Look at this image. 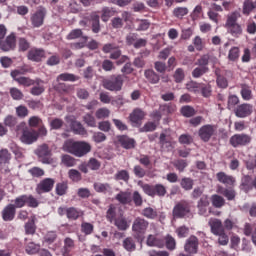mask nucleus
Returning a JSON list of instances; mask_svg holds the SVG:
<instances>
[{
    "label": "nucleus",
    "mask_w": 256,
    "mask_h": 256,
    "mask_svg": "<svg viewBox=\"0 0 256 256\" xmlns=\"http://www.w3.org/2000/svg\"><path fill=\"white\" fill-rule=\"evenodd\" d=\"M21 71L19 70H13L11 72V77L18 83L19 85H22L23 87H32L30 89V93L34 97H39L40 95H43L45 93V81L41 80V78L31 79L29 77L21 76Z\"/></svg>",
    "instance_id": "1"
},
{
    "label": "nucleus",
    "mask_w": 256,
    "mask_h": 256,
    "mask_svg": "<svg viewBox=\"0 0 256 256\" xmlns=\"http://www.w3.org/2000/svg\"><path fill=\"white\" fill-rule=\"evenodd\" d=\"M63 148L64 151L75 155V157H85L87 153H91V144L84 141L67 140Z\"/></svg>",
    "instance_id": "2"
},
{
    "label": "nucleus",
    "mask_w": 256,
    "mask_h": 256,
    "mask_svg": "<svg viewBox=\"0 0 256 256\" xmlns=\"http://www.w3.org/2000/svg\"><path fill=\"white\" fill-rule=\"evenodd\" d=\"M12 203H14V209H23L25 205H27V207H31L32 209H37V207H39V200H37V198H34V196L31 194L20 195L12 200Z\"/></svg>",
    "instance_id": "3"
},
{
    "label": "nucleus",
    "mask_w": 256,
    "mask_h": 256,
    "mask_svg": "<svg viewBox=\"0 0 256 256\" xmlns=\"http://www.w3.org/2000/svg\"><path fill=\"white\" fill-rule=\"evenodd\" d=\"M17 133H22L21 141L22 143H26V145H31V143H35L37 141L39 134L35 130H29L27 124L25 122H21L16 127Z\"/></svg>",
    "instance_id": "4"
},
{
    "label": "nucleus",
    "mask_w": 256,
    "mask_h": 256,
    "mask_svg": "<svg viewBox=\"0 0 256 256\" xmlns=\"http://www.w3.org/2000/svg\"><path fill=\"white\" fill-rule=\"evenodd\" d=\"M123 83H125V75L114 74L111 75L108 79L103 80V87L107 91H121L123 89Z\"/></svg>",
    "instance_id": "5"
},
{
    "label": "nucleus",
    "mask_w": 256,
    "mask_h": 256,
    "mask_svg": "<svg viewBox=\"0 0 256 256\" xmlns=\"http://www.w3.org/2000/svg\"><path fill=\"white\" fill-rule=\"evenodd\" d=\"M147 229H149V221L142 217H137L134 219L132 224V232L135 239H143V237H145V233H147Z\"/></svg>",
    "instance_id": "6"
},
{
    "label": "nucleus",
    "mask_w": 256,
    "mask_h": 256,
    "mask_svg": "<svg viewBox=\"0 0 256 256\" xmlns=\"http://www.w3.org/2000/svg\"><path fill=\"white\" fill-rule=\"evenodd\" d=\"M251 141H253L251 135L240 133L232 135L229 139V144L231 147H234V149H237V147H247V145H250Z\"/></svg>",
    "instance_id": "7"
},
{
    "label": "nucleus",
    "mask_w": 256,
    "mask_h": 256,
    "mask_svg": "<svg viewBox=\"0 0 256 256\" xmlns=\"http://www.w3.org/2000/svg\"><path fill=\"white\" fill-rule=\"evenodd\" d=\"M189 213H191V204L185 200L178 202L172 210L174 219H183L187 217Z\"/></svg>",
    "instance_id": "8"
},
{
    "label": "nucleus",
    "mask_w": 256,
    "mask_h": 256,
    "mask_svg": "<svg viewBox=\"0 0 256 256\" xmlns=\"http://www.w3.org/2000/svg\"><path fill=\"white\" fill-rule=\"evenodd\" d=\"M142 189L146 195H149V197H165V195H167V188H165L163 184H144Z\"/></svg>",
    "instance_id": "9"
},
{
    "label": "nucleus",
    "mask_w": 256,
    "mask_h": 256,
    "mask_svg": "<svg viewBox=\"0 0 256 256\" xmlns=\"http://www.w3.org/2000/svg\"><path fill=\"white\" fill-rule=\"evenodd\" d=\"M215 133H217V126L213 124H205L198 130V137H200L201 141L204 143H209Z\"/></svg>",
    "instance_id": "10"
},
{
    "label": "nucleus",
    "mask_w": 256,
    "mask_h": 256,
    "mask_svg": "<svg viewBox=\"0 0 256 256\" xmlns=\"http://www.w3.org/2000/svg\"><path fill=\"white\" fill-rule=\"evenodd\" d=\"M36 155L41 163L44 165H51L53 164V159L51 158V149L49 145L42 144L36 150Z\"/></svg>",
    "instance_id": "11"
},
{
    "label": "nucleus",
    "mask_w": 256,
    "mask_h": 256,
    "mask_svg": "<svg viewBox=\"0 0 256 256\" xmlns=\"http://www.w3.org/2000/svg\"><path fill=\"white\" fill-rule=\"evenodd\" d=\"M45 17H47V9L40 6L30 17L32 26L35 28L42 27V25L45 23Z\"/></svg>",
    "instance_id": "12"
},
{
    "label": "nucleus",
    "mask_w": 256,
    "mask_h": 256,
    "mask_svg": "<svg viewBox=\"0 0 256 256\" xmlns=\"http://www.w3.org/2000/svg\"><path fill=\"white\" fill-rule=\"evenodd\" d=\"M65 121L74 135H87V130H85L81 122L77 121L75 116H66Z\"/></svg>",
    "instance_id": "13"
},
{
    "label": "nucleus",
    "mask_w": 256,
    "mask_h": 256,
    "mask_svg": "<svg viewBox=\"0 0 256 256\" xmlns=\"http://www.w3.org/2000/svg\"><path fill=\"white\" fill-rule=\"evenodd\" d=\"M55 187V179L53 178H44L36 185L37 195H43V193H51Z\"/></svg>",
    "instance_id": "14"
},
{
    "label": "nucleus",
    "mask_w": 256,
    "mask_h": 256,
    "mask_svg": "<svg viewBox=\"0 0 256 256\" xmlns=\"http://www.w3.org/2000/svg\"><path fill=\"white\" fill-rule=\"evenodd\" d=\"M15 47H17V37L15 34H10L3 40L0 39V49L4 52L14 51Z\"/></svg>",
    "instance_id": "15"
},
{
    "label": "nucleus",
    "mask_w": 256,
    "mask_h": 256,
    "mask_svg": "<svg viewBox=\"0 0 256 256\" xmlns=\"http://www.w3.org/2000/svg\"><path fill=\"white\" fill-rule=\"evenodd\" d=\"M184 251L189 255H197L199 251V238L192 235L190 236L184 245Z\"/></svg>",
    "instance_id": "16"
},
{
    "label": "nucleus",
    "mask_w": 256,
    "mask_h": 256,
    "mask_svg": "<svg viewBox=\"0 0 256 256\" xmlns=\"http://www.w3.org/2000/svg\"><path fill=\"white\" fill-rule=\"evenodd\" d=\"M253 114V106L249 103L240 104L234 109V115L239 119H245Z\"/></svg>",
    "instance_id": "17"
},
{
    "label": "nucleus",
    "mask_w": 256,
    "mask_h": 256,
    "mask_svg": "<svg viewBox=\"0 0 256 256\" xmlns=\"http://www.w3.org/2000/svg\"><path fill=\"white\" fill-rule=\"evenodd\" d=\"M216 179L219 183H222V185H226V187H235V183H237V179L234 176L225 172H218Z\"/></svg>",
    "instance_id": "18"
},
{
    "label": "nucleus",
    "mask_w": 256,
    "mask_h": 256,
    "mask_svg": "<svg viewBox=\"0 0 256 256\" xmlns=\"http://www.w3.org/2000/svg\"><path fill=\"white\" fill-rule=\"evenodd\" d=\"M44 57L45 50L43 48H31L27 54L29 61H34V63H40Z\"/></svg>",
    "instance_id": "19"
},
{
    "label": "nucleus",
    "mask_w": 256,
    "mask_h": 256,
    "mask_svg": "<svg viewBox=\"0 0 256 256\" xmlns=\"http://www.w3.org/2000/svg\"><path fill=\"white\" fill-rule=\"evenodd\" d=\"M117 141L119 143V145L123 148V149H135L137 142L135 141V139L130 138L127 135H120L117 136Z\"/></svg>",
    "instance_id": "20"
},
{
    "label": "nucleus",
    "mask_w": 256,
    "mask_h": 256,
    "mask_svg": "<svg viewBox=\"0 0 256 256\" xmlns=\"http://www.w3.org/2000/svg\"><path fill=\"white\" fill-rule=\"evenodd\" d=\"M146 115L147 113H145L141 108H135L129 115V119L134 125H141V121L145 119Z\"/></svg>",
    "instance_id": "21"
},
{
    "label": "nucleus",
    "mask_w": 256,
    "mask_h": 256,
    "mask_svg": "<svg viewBox=\"0 0 256 256\" xmlns=\"http://www.w3.org/2000/svg\"><path fill=\"white\" fill-rule=\"evenodd\" d=\"M240 190L243 191L244 193H249L253 191V177L251 175H244L241 178V183H240Z\"/></svg>",
    "instance_id": "22"
},
{
    "label": "nucleus",
    "mask_w": 256,
    "mask_h": 256,
    "mask_svg": "<svg viewBox=\"0 0 256 256\" xmlns=\"http://www.w3.org/2000/svg\"><path fill=\"white\" fill-rule=\"evenodd\" d=\"M17 213V209L13 204H8L3 210H2V219L3 221H13L15 219V215Z\"/></svg>",
    "instance_id": "23"
},
{
    "label": "nucleus",
    "mask_w": 256,
    "mask_h": 256,
    "mask_svg": "<svg viewBox=\"0 0 256 256\" xmlns=\"http://www.w3.org/2000/svg\"><path fill=\"white\" fill-rule=\"evenodd\" d=\"M115 199L118 203H121V205H131V202L133 201V194L129 191H120L116 195Z\"/></svg>",
    "instance_id": "24"
},
{
    "label": "nucleus",
    "mask_w": 256,
    "mask_h": 256,
    "mask_svg": "<svg viewBox=\"0 0 256 256\" xmlns=\"http://www.w3.org/2000/svg\"><path fill=\"white\" fill-rule=\"evenodd\" d=\"M211 233L213 235H221V233H225V228L223 226V222L219 219H213L209 222Z\"/></svg>",
    "instance_id": "25"
},
{
    "label": "nucleus",
    "mask_w": 256,
    "mask_h": 256,
    "mask_svg": "<svg viewBox=\"0 0 256 256\" xmlns=\"http://www.w3.org/2000/svg\"><path fill=\"white\" fill-rule=\"evenodd\" d=\"M144 77L151 85H157V83L161 81V76H159V74H157V72H155L153 69L145 70Z\"/></svg>",
    "instance_id": "26"
},
{
    "label": "nucleus",
    "mask_w": 256,
    "mask_h": 256,
    "mask_svg": "<svg viewBox=\"0 0 256 256\" xmlns=\"http://www.w3.org/2000/svg\"><path fill=\"white\" fill-rule=\"evenodd\" d=\"M146 244L148 247H158L159 249H162V247H165V240L162 238H157L155 235H148Z\"/></svg>",
    "instance_id": "27"
},
{
    "label": "nucleus",
    "mask_w": 256,
    "mask_h": 256,
    "mask_svg": "<svg viewBox=\"0 0 256 256\" xmlns=\"http://www.w3.org/2000/svg\"><path fill=\"white\" fill-rule=\"evenodd\" d=\"M209 205H210L209 197L205 195L202 196L197 203L199 215H207V208L209 207Z\"/></svg>",
    "instance_id": "28"
},
{
    "label": "nucleus",
    "mask_w": 256,
    "mask_h": 256,
    "mask_svg": "<svg viewBox=\"0 0 256 256\" xmlns=\"http://www.w3.org/2000/svg\"><path fill=\"white\" fill-rule=\"evenodd\" d=\"M75 249V241L69 237L64 239V246L62 248L63 256H71V251Z\"/></svg>",
    "instance_id": "29"
},
{
    "label": "nucleus",
    "mask_w": 256,
    "mask_h": 256,
    "mask_svg": "<svg viewBox=\"0 0 256 256\" xmlns=\"http://www.w3.org/2000/svg\"><path fill=\"white\" fill-rule=\"evenodd\" d=\"M66 212V217L69 221H77V219L83 215V211L75 207H68Z\"/></svg>",
    "instance_id": "30"
},
{
    "label": "nucleus",
    "mask_w": 256,
    "mask_h": 256,
    "mask_svg": "<svg viewBox=\"0 0 256 256\" xmlns=\"http://www.w3.org/2000/svg\"><path fill=\"white\" fill-rule=\"evenodd\" d=\"M79 79H81V77H79L78 75L65 72V73L58 75L56 78V81L58 83H59V81L75 83V81H79Z\"/></svg>",
    "instance_id": "31"
},
{
    "label": "nucleus",
    "mask_w": 256,
    "mask_h": 256,
    "mask_svg": "<svg viewBox=\"0 0 256 256\" xmlns=\"http://www.w3.org/2000/svg\"><path fill=\"white\" fill-rule=\"evenodd\" d=\"M219 194L223 195V197H226L228 201H234L235 197H237V192H235L232 188H218Z\"/></svg>",
    "instance_id": "32"
},
{
    "label": "nucleus",
    "mask_w": 256,
    "mask_h": 256,
    "mask_svg": "<svg viewBox=\"0 0 256 256\" xmlns=\"http://www.w3.org/2000/svg\"><path fill=\"white\" fill-rule=\"evenodd\" d=\"M142 217H145L146 219H150L151 221L157 219L159 217V214L157 213V210L152 207H146L142 209L141 211Z\"/></svg>",
    "instance_id": "33"
},
{
    "label": "nucleus",
    "mask_w": 256,
    "mask_h": 256,
    "mask_svg": "<svg viewBox=\"0 0 256 256\" xmlns=\"http://www.w3.org/2000/svg\"><path fill=\"white\" fill-rule=\"evenodd\" d=\"M240 94L244 101H251V99H253V92L251 91V87L247 84H241Z\"/></svg>",
    "instance_id": "34"
},
{
    "label": "nucleus",
    "mask_w": 256,
    "mask_h": 256,
    "mask_svg": "<svg viewBox=\"0 0 256 256\" xmlns=\"http://www.w3.org/2000/svg\"><path fill=\"white\" fill-rule=\"evenodd\" d=\"M38 251H41V245L35 242H27L25 244V252L27 255H37Z\"/></svg>",
    "instance_id": "35"
},
{
    "label": "nucleus",
    "mask_w": 256,
    "mask_h": 256,
    "mask_svg": "<svg viewBox=\"0 0 256 256\" xmlns=\"http://www.w3.org/2000/svg\"><path fill=\"white\" fill-rule=\"evenodd\" d=\"M122 246L129 253H132V251H135V249H137V245L135 244V239H133V237L125 238L122 242Z\"/></svg>",
    "instance_id": "36"
},
{
    "label": "nucleus",
    "mask_w": 256,
    "mask_h": 256,
    "mask_svg": "<svg viewBox=\"0 0 256 256\" xmlns=\"http://www.w3.org/2000/svg\"><path fill=\"white\" fill-rule=\"evenodd\" d=\"M239 17H241V14L239 12H232L230 14L227 15V20L225 23V28L227 27H232V25H237V19H239Z\"/></svg>",
    "instance_id": "37"
},
{
    "label": "nucleus",
    "mask_w": 256,
    "mask_h": 256,
    "mask_svg": "<svg viewBox=\"0 0 256 256\" xmlns=\"http://www.w3.org/2000/svg\"><path fill=\"white\" fill-rule=\"evenodd\" d=\"M180 113L183 117L191 118V117H195V115H197V110H195V108H193V106L186 105L180 109Z\"/></svg>",
    "instance_id": "38"
},
{
    "label": "nucleus",
    "mask_w": 256,
    "mask_h": 256,
    "mask_svg": "<svg viewBox=\"0 0 256 256\" xmlns=\"http://www.w3.org/2000/svg\"><path fill=\"white\" fill-rule=\"evenodd\" d=\"M31 49V42L27 40V38H19L18 39V51L20 53H25V51H29Z\"/></svg>",
    "instance_id": "39"
},
{
    "label": "nucleus",
    "mask_w": 256,
    "mask_h": 256,
    "mask_svg": "<svg viewBox=\"0 0 256 256\" xmlns=\"http://www.w3.org/2000/svg\"><path fill=\"white\" fill-rule=\"evenodd\" d=\"M90 19L92 21V31H93V33H99V31H101V24L99 22V15L96 12H93L90 15Z\"/></svg>",
    "instance_id": "40"
},
{
    "label": "nucleus",
    "mask_w": 256,
    "mask_h": 256,
    "mask_svg": "<svg viewBox=\"0 0 256 256\" xmlns=\"http://www.w3.org/2000/svg\"><path fill=\"white\" fill-rule=\"evenodd\" d=\"M159 109L162 115H173L177 111V106L174 104H163Z\"/></svg>",
    "instance_id": "41"
},
{
    "label": "nucleus",
    "mask_w": 256,
    "mask_h": 256,
    "mask_svg": "<svg viewBox=\"0 0 256 256\" xmlns=\"http://www.w3.org/2000/svg\"><path fill=\"white\" fill-rule=\"evenodd\" d=\"M211 201L213 207H215L216 209H221V207L225 206V198H223V196L214 194L211 197Z\"/></svg>",
    "instance_id": "42"
},
{
    "label": "nucleus",
    "mask_w": 256,
    "mask_h": 256,
    "mask_svg": "<svg viewBox=\"0 0 256 256\" xmlns=\"http://www.w3.org/2000/svg\"><path fill=\"white\" fill-rule=\"evenodd\" d=\"M228 33L232 35V37H239V35H242L243 33V28H241V25L238 24H233L232 26L226 27Z\"/></svg>",
    "instance_id": "43"
},
{
    "label": "nucleus",
    "mask_w": 256,
    "mask_h": 256,
    "mask_svg": "<svg viewBox=\"0 0 256 256\" xmlns=\"http://www.w3.org/2000/svg\"><path fill=\"white\" fill-rule=\"evenodd\" d=\"M11 162V154L7 148L0 150V164L7 165Z\"/></svg>",
    "instance_id": "44"
},
{
    "label": "nucleus",
    "mask_w": 256,
    "mask_h": 256,
    "mask_svg": "<svg viewBox=\"0 0 256 256\" xmlns=\"http://www.w3.org/2000/svg\"><path fill=\"white\" fill-rule=\"evenodd\" d=\"M115 181H124V183H129V171L127 170H119L115 175H114Z\"/></svg>",
    "instance_id": "45"
},
{
    "label": "nucleus",
    "mask_w": 256,
    "mask_h": 256,
    "mask_svg": "<svg viewBox=\"0 0 256 256\" xmlns=\"http://www.w3.org/2000/svg\"><path fill=\"white\" fill-rule=\"evenodd\" d=\"M194 181L192 178L184 177L180 181V187L184 189V191H191L193 189Z\"/></svg>",
    "instance_id": "46"
},
{
    "label": "nucleus",
    "mask_w": 256,
    "mask_h": 256,
    "mask_svg": "<svg viewBox=\"0 0 256 256\" xmlns=\"http://www.w3.org/2000/svg\"><path fill=\"white\" fill-rule=\"evenodd\" d=\"M94 189L97 193H110L111 185L109 183H94Z\"/></svg>",
    "instance_id": "47"
},
{
    "label": "nucleus",
    "mask_w": 256,
    "mask_h": 256,
    "mask_svg": "<svg viewBox=\"0 0 256 256\" xmlns=\"http://www.w3.org/2000/svg\"><path fill=\"white\" fill-rule=\"evenodd\" d=\"M67 189H69V185L67 182H59L56 184V195L63 197V195L67 194Z\"/></svg>",
    "instance_id": "48"
},
{
    "label": "nucleus",
    "mask_w": 256,
    "mask_h": 256,
    "mask_svg": "<svg viewBox=\"0 0 256 256\" xmlns=\"http://www.w3.org/2000/svg\"><path fill=\"white\" fill-rule=\"evenodd\" d=\"M117 217V208L114 205H110L109 209L106 212V219L110 223H113V221H116Z\"/></svg>",
    "instance_id": "49"
},
{
    "label": "nucleus",
    "mask_w": 256,
    "mask_h": 256,
    "mask_svg": "<svg viewBox=\"0 0 256 256\" xmlns=\"http://www.w3.org/2000/svg\"><path fill=\"white\" fill-rule=\"evenodd\" d=\"M28 173L36 179H40V177L45 176V170H43L42 168H39L37 166H34V167L30 168L28 170Z\"/></svg>",
    "instance_id": "50"
},
{
    "label": "nucleus",
    "mask_w": 256,
    "mask_h": 256,
    "mask_svg": "<svg viewBox=\"0 0 256 256\" xmlns=\"http://www.w3.org/2000/svg\"><path fill=\"white\" fill-rule=\"evenodd\" d=\"M209 72V67H196L193 71H192V77H194V79H199L200 77H203L205 75V73Z\"/></svg>",
    "instance_id": "51"
},
{
    "label": "nucleus",
    "mask_w": 256,
    "mask_h": 256,
    "mask_svg": "<svg viewBox=\"0 0 256 256\" xmlns=\"http://www.w3.org/2000/svg\"><path fill=\"white\" fill-rule=\"evenodd\" d=\"M10 97L14 99V101H21L25 95L19 88H10Z\"/></svg>",
    "instance_id": "52"
},
{
    "label": "nucleus",
    "mask_w": 256,
    "mask_h": 256,
    "mask_svg": "<svg viewBox=\"0 0 256 256\" xmlns=\"http://www.w3.org/2000/svg\"><path fill=\"white\" fill-rule=\"evenodd\" d=\"M189 9L187 7H177L173 10V15L177 19H183L185 15H188Z\"/></svg>",
    "instance_id": "53"
},
{
    "label": "nucleus",
    "mask_w": 256,
    "mask_h": 256,
    "mask_svg": "<svg viewBox=\"0 0 256 256\" xmlns=\"http://www.w3.org/2000/svg\"><path fill=\"white\" fill-rule=\"evenodd\" d=\"M26 235H35V232L37 231V226L35 225V220H31L27 222L24 226Z\"/></svg>",
    "instance_id": "54"
},
{
    "label": "nucleus",
    "mask_w": 256,
    "mask_h": 256,
    "mask_svg": "<svg viewBox=\"0 0 256 256\" xmlns=\"http://www.w3.org/2000/svg\"><path fill=\"white\" fill-rule=\"evenodd\" d=\"M165 244L168 251H175L177 247V242L175 241V238H173V236L171 235H167L165 237Z\"/></svg>",
    "instance_id": "55"
},
{
    "label": "nucleus",
    "mask_w": 256,
    "mask_h": 256,
    "mask_svg": "<svg viewBox=\"0 0 256 256\" xmlns=\"http://www.w3.org/2000/svg\"><path fill=\"white\" fill-rule=\"evenodd\" d=\"M16 115L20 119H25L29 115V109L25 105H19L16 107Z\"/></svg>",
    "instance_id": "56"
},
{
    "label": "nucleus",
    "mask_w": 256,
    "mask_h": 256,
    "mask_svg": "<svg viewBox=\"0 0 256 256\" xmlns=\"http://www.w3.org/2000/svg\"><path fill=\"white\" fill-rule=\"evenodd\" d=\"M192 43L196 49V51H203L205 49V42L201 36H196L193 40Z\"/></svg>",
    "instance_id": "57"
},
{
    "label": "nucleus",
    "mask_w": 256,
    "mask_h": 256,
    "mask_svg": "<svg viewBox=\"0 0 256 256\" xmlns=\"http://www.w3.org/2000/svg\"><path fill=\"white\" fill-rule=\"evenodd\" d=\"M237 105H239V97H237V95H230L228 97V104H227L228 109L230 111L233 109H236L235 107H237Z\"/></svg>",
    "instance_id": "58"
},
{
    "label": "nucleus",
    "mask_w": 256,
    "mask_h": 256,
    "mask_svg": "<svg viewBox=\"0 0 256 256\" xmlns=\"http://www.w3.org/2000/svg\"><path fill=\"white\" fill-rule=\"evenodd\" d=\"M44 241L45 243H48V245L55 243V241H57V232L48 231L44 236Z\"/></svg>",
    "instance_id": "59"
},
{
    "label": "nucleus",
    "mask_w": 256,
    "mask_h": 256,
    "mask_svg": "<svg viewBox=\"0 0 256 256\" xmlns=\"http://www.w3.org/2000/svg\"><path fill=\"white\" fill-rule=\"evenodd\" d=\"M95 229V226L89 222H82L81 224V231L84 233V235H91L93 233V230Z\"/></svg>",
    "instance_id": "60"
},
{
    "label": "nucleus",
    "mask_w": 256,
    "mask_h": 256,
    "mask_svg": "<svg viewBox=\"0 0 256 256\" xmlns=\"http://www.w3.org/2000/svg\"><path fill=\"white\" fill-rule=\"evenodd\" d=\"M62 163L66 167H75L76 161L71 155L65 154L62 156Z\"/></svg>",
    "instance_id": "61"
},
{
    "label": "nucleus",
    "mask_w": 256,
    "mask_h": 256,
    "mask_svg": "<svg viewBox=\"0 0 256 256\" xmlns=\"http://www.w3.org/2000/svg\"><path fill=\"white\" fill-rule=\"evenodd\" d=\"M253 9H256V2H251L249 0L244 2V5H243L244 15H249V13L253 11Z\"/></svg>",
    "instance_id": "62"
},
{
    "label": "nucleus",
    "mask_w": 256,
    "mask_h": 256,
    "mask_svg": "<svg viewBox=\"0 0 256 256\" xmlns=\"http://www.w3.org/2000/svg\"><path fill=\"white\" fill-rule=\"evenodd\" d=\"M68 176L69 179H71V181H74L75 183H78V181H81L82 179L81 172L75 169H70L68 172Z\"/></svg>",
    "instance_id": "63"
},
{
    "label": "nucleus",
    "mask_w": 256,
    "mask_h": 256,
    "mask_svg": "<svg viewBox=\"0 0 256 256\" xmlns=\"http://www.w3.org/2000/svg\"><path fill=\"white\" fill-rule=\"evenodd\" d=\"M239 47H232L228 53L229 61H237L239 59Z\"/></svg>",
    "instance_id": "64"
}]
</instances>
